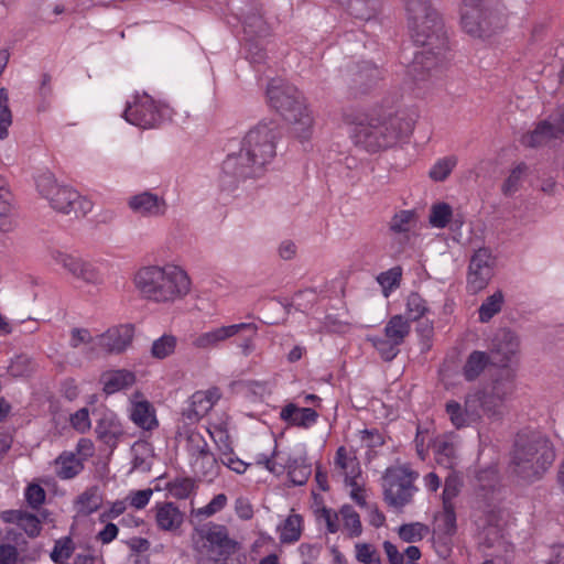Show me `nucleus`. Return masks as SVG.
Returning <instances> with one entry per match:
<instances>
[{
    "mask_svg": "<svg viewBox=\"0 0 564 564\" xmlns=\"http://www.w3.org/2000/svg\"><path fill=\"white\" fill-rule=\"evenodd\" d=\"M411 37L422 47L414 54L408 74L415 80L429 78L446 59L448 37L444 22L432 0H403Z\"/></svg>",
    "mask_w": 564,
    "mask_h": 564,
    "instance_id": "f257e3e1",
    "label": "nucleus"
},
{
    "mask_svg": "<svg viewBox=\"0 0 564 564\" xmlns=\"http://www.w3.org/2000/svg\"><path fill=\"white\" fill-rule=\"evenodd\" d=\"M280 135L274 120L260 121L243 138L239 153L227 155L218 177L223 192L234 193L249 180H257L275 156V140Z\"/></svg>",
    "mask_w": 564,
    "mask_h": 564,
    "instance_id": "f03ea898",
    "label": "nucleus"
},
{
    "mask_svg": "<svg viewBox=\"0 0 564 564\" xmlns=\"http://www.w3.org/2000/svg\"><path fill=\"white\" fill-rule=\"evenodd\" d=\"M555 458L556 451L547 435L539 431L522 430L513 441L509 473L517 484L530 486L544 478Z\"/></svg>",
    "mask_w": 564,
    "mask_h": 564,
    "instance_id": "7ed1b4c3",
    "label": "nucleus"
},
{
    "mask_svg": "<svg viewBox=\"0 0 564 564\" xmlns=\"http://www.w3.org/2000/svg\"><path fill=\"white\" fill-rule=\"evenodd\" d=\"M414 121L403 112L389 115H367L352 128V139L357 147L369 153L387 150L408 137Z\"/></svg>",
    "mask_w": 564,
    "mask_h": 564,
    "instance_id": "20e7f679",
    "label": "nucleus"
},
{
    "mask_svg": "<svg viewBox=\"0 0 564 564\" xmlns=\"http://www.w3.org/2000/svg\"><path fill=\"white\" fill-rule=\"evenodd\" d=\"M134 284L141 295L155 302H169L189 292L191 281L185 271L175 265H152L140 269Z\"/></svg>",
    "mask_w": 564,
    "mask_h": 564,
    "instance_id": "39448f33",
    "label": "nucleus"
},
{
    "mask_svg": "<svg viewBox=\"0 0 564 564\" xmlns=\"http://www.w3.org/2000/svg\"><path fill=\"white\" fill-rule=\"evenodd\" d=\"M270 107L291 124L302 139L310 137L313 119L307 110L302 93L292 84L282 79H272L267 87Z\"/></svg>",
    "mask_w": 564,
    "mask_h": 564,
    "instance_id": "423d86ee",
    "label": "nucleus"
},
{
    "mask_svg": "<svg viewBox=\"0 0 564 564\" xmlns=\"http://www.w3.org/2000/svg\"><path fill=\"white\" fill-rule=\"evenodd\" d=\"M35 183L39 193L50 202L51 207L56 212L80 217L91 210L90 200L82 197L77 191L68 186L58 185L54 174L50 171L41 173Z\"/></svg>",
    "mask_w": 564,
    "mask_h": 564,
    "instance_id": "0eeeda50",
    "label": "nucleus"
},
{
    "mask_svg": "<svg viewBox=\"0 0 564 564\" xmlns=\"http://www.w3.org/2000/svg\"><path fill=\"white\" fill-rule=\"evenodd\" d=\"M499 0H464L460 8L463 30L473 37H489L501 28L494 7Z\"/></svg>",
    "mask_w": 564,
    "mask_h": 564,
    "instance_id": "6e6552de",
    "label": "nucleus"
},
{
    "mask_svg": "<svg viewBox=\"0 0 564 564\" xmlns=\"http://www.w3.org/2000/svg\"><path fill=\"white\" fill-rule=\"evenodd\" d=\"M417 477L415 471L406 467L388 468L383 479L384 484V501L394 508L401 509L410 503L413 492L416 490L413 481Z\"/></svg>",
    "mask_w": 564,
    "mask_h": 564,
    "instance_id": "1a4fd4ad",
    "label": "nucleus"
},
{
    "mask_svg": "<svg viewBox=\"0 0 564 564\" xmlns=\"http://www.w3.org/2000/svg\"><path fill=\"white\" fill-rule=\"evenodd\" d=\"M165 108L155 104L147 94L142 97L135 96L133 104H128L123 118L131 124L142 129L154 128L161 123Z\"/></svg>",
    "mask_w": 564,
    "mask_h": 564,
    "instance_id": "9d476101",
    "label": "nucleus"
},
{
    "mask_svg": "<svg viewBox=\"0 0 564 564\" xmlns=\"http://www.w3.org/2000/svg\"><path fill=\"white\" fill-rule=\"evenodd\" d=\"M91 413L96 419L97 438L111 449L116 448L124 434L117 414L105 406L96 408Z\"/></svg>",
    "mask_w": 564,
    "mask_h": 564,
    "instance_id": "9b49d317",
    "label": "nucleus"
},
{
    "mask_svg": "<svg viewBox=\"0 0 564 564\" xmlns=\"http://www.w3.org/2000/svg\"><path fill=\"white\" fill-rule=\"evenodd\" d=\"M519 337L513 330L510 328L499 329L491 343L492 365L507 367L512 357L519 351Z\"/></svg>",
    "mask_w": 564,
    "mask_h": 564,
    "instance_id": "f8f14e48",
    "label": "nucleus"
},
{
    "mask_svg": "<svg viewBox=\"0 0 564 564\" xmlns=\"http://www.w3.org/2000/svg\"><path fill=\"white\" fill-rule=\"evenodd\" d=\"M248 330L251 335L257 332V326L253 323H240L229 326H221L209 332L199 334L193 340V346L199 349H210L217 347L221 341L239 334L240 332Z\"/></svg>",
    "mask_w": 564,
    "mask_h": 564,
    "instance_id": "ddd939ff",
    "label": "nucleus"
},
{
    "mask_svg": "<svg viewBox=\"0 0 564 564\" xmlns=\"http://www.w3.org/2000/svg\"><path fill=\"white\" fill-rule=\"evenodd\" d=\"M52 257L56 263L61 264L75 278L87 283H98L100 281V274L91 263L61 251H54Z\"/></svg>",
    "mask_w": 564,
    "mask_h": 564,
    "instance_id": "4468645a",
    "label": "nucleus"
},
{
    "mask_svg": "<svg viewBox=\"0 0 564 564\" xmlns=\"http://www.w3.org/2000/svg\"><path fill=\"white\" fill-rule=\"evenodd\" d=\"M134 335V326L124 324L109 328L99 336L98 345L108 354H120L130 346Z\"/></svg>",
    "mask_w": 564,
    "mask_h": 564,
    "instance_id": "2eb2a0df",
    "label": "nucleus"
},
{
    "mask_svg": "<svg viewBox=\"0 0 564 564\" xmlns=\"http://www.w3.org/2000/svg\"><path fill=\"white\" fill-rule=\"evenodd\" d=\"M350 89L355 95L368 93L380 79V70L370 62H362L351 69Z\"/></svg>",
    "mask_w": 564,
    "mask_h": 564,
    "instance_id": "dca6fc26",
    "label": "nucleus"
},
{
    "mask_svg": "<svg viewBox=\"0 0 564 564\" xmlns=\"http://www.w3.org/2000/svg\"><path fill=\"white\" fill-rule=\"evenodd\" d=\"M280 419L289 425L308 429L317 422L318 413L312 408H300L288 403L280 412Z\"/></svg>",
    "mask_w": 564,
    "mask_h": 564,
    "instance_id": "f3484780",
    "label": "nucleus"
},
{
    "mask_svg": "<svg viewBox=\"0 0 564 564\" xmlns=\"http://www.w3.org/2000/svg\"><path fill=\"white\" fill-rule=\"evenodd\" d=\"M129 206L134 213L144 216L163 215L166 207L163 198L150 192L132 196L129 200Z\"/></svg>",
    "mask_w": 564,
    "mask_h": 564,
    "instance_id": "a211bd4d",
    "label": "nucleus"
},
{
    "mask_svg": "<svg viewBox=\"0 0 564 564\" xmlns=\"http://www.w3.org/2000/svg\"><path fill=\"white\" fill-rule=\"evenodd\" d=\"M562 138V128L549 121H541L535 129L522 137V144L525 147H540L546 144L553 139Z\"/></svg>",
    "mask_w": 564,
    "mask_h": 564,
    "instance_id": "6ab92c4d",
    "label": "nucleus"
},
{
    "mask_svg": "<svg viewBox=\"0 0 564 564\" xmlns=\"http://www.w3.org/2000/svg\"><path fill=\"white\" fill-rule=\"evenodd\" d=\"M100 381L104 384V392L113 394L132 387L135 382V375L127 369L111 370L102 373Z\"/></svg>",
    "mask_w": 564,
    "mask_h": 564,
    "instance_id": "aec40b11",
    "label": "nucleus"
},
{
    "mask_svg": "<svg viewBox=\"0 0 564 564\" xmlns=\"http://www.w3.org/2000/svg\"><path fill=\"white\" fill-rule=\"evenodd\" d=\"M337 2L346 6L348 13L361 21L375 19L382 7V0H347Z\"/></svg>",
    "mask_w": 564,
    "mask_h": 564,
    "instance_id": "412c9836",
    "label": "nucleus"
},
{
    "mask_svg": "<svg viewBox=\"0 0 564 564\" xmlns=\"http://www.w3.org/2000/svg\"><path fill=\"white\" fill-rule=\"evenodd\" d=\"M243 31L250 39H261L270 34V26L260 8H252L247 13L243 20Z\"/></svg>",
    "mask_w": 564,
    "mask_h": 564,
    "instance_id": "4be33fe9",
    "label": "nucleus"
},
{
    "mask_svg": "<svg viewBox=\"0 0 564 564\" xmlns=\"http://www.w3.org/2000/svg\"><path fill=\"white\" fill-rule=\"evenodd\" d=\"M156 523L164 531H174L183 523V513L173 502H165L158 507Z\"/></svg>",
    "mask_w": 564,
    "mask_h": 564,
    "instance_id": "5701e85b",
    "label": "nucleus"
},
{
    "mask_svg": "<svg viewBox=\"0 0 564 564\" xmlns=\"http://www.w3.org/2000/svg\"><path fill=\"white\" fill-rule=\"evenodd\" d=\"M130 419L135 425L145 431H151L159 425L154 409L147 400L133 403Z\"/></svg>",
    "mask_w": 564,
    "mask_h": 564,
    "instance_id": "b1692460",
    "label": "nucleus"
},
{
    "mask_svg": "<svg viewBox=\"0 0 564 564\" xmlns=\"http://www.w3.org/2000/svg\"><path fill=\"white\" fill-rule=\"evenodd\" d=\"M200 535L212 545L221 549V553H230L235 550L236 542L228 536L227 528L221 524L209 523L208 529L200 530Z\"/></svg>",
    "mask_w": 564,
    "mask_h": 564,
    "instance_id": "393cba45",
    "label": "nucleus"
},
{
    "mask_svg": "<svg viewBox=\"0 0 564 564\" xmlns=\"http://www.w3.org/2000/svg\"><path fill=\"white\" fill-rule=\"evenodd\" d=\"M488 365H492L491 356L485 351L474 350L463 367V376L467 381H474Z\"/></svg>",
    "mask_w": 564,
    "mask_h": 564,
    "instance_id": "a878e982",
    "label": "nucleus"
},
{
    "mask_svg": "<svg viewBox=\"0 0 564 564\" xmlns=\"http://www.w3.org/2000/svg\"><path fill=\"white\" fill-rule=\"evenodd\" d=\"M278 529L281 531V543L291 544L297 542L302 535L303 517L297 513H291Z\"/></svg>",
    "mask_w": 564,
    "mask_h": 564,
    "instance_id": "bb28decb",
    "label": "nucleus"
},
{
    "mask_svg": "<svg viewBox=\"0 0 564 564\" xmlns=\"http://www.w3.org/2000/svg\"><path fill=\"white\" fill-rule=\"evenodd\" d=\"M102 503V498L99 495V488L91 486L80 494L76 499V505L79 506L78 513L83 516H90L96 512Z\"/></svg>",
    "mask_w": 564,
    "mask_h": 564,
    "instance_id": "cd10ccee",
    "label": "nucleus"
},
{
    "mask_svg": "<svg viewBox=\"0 0 564 564\" xmlns=\"http://www.w3.org/2000/svg\"><path fill=\"white\" fill-rule=\"evenodd\" d=\"M11 193L7 186V181L0 175V230L9 231L11 223Z\"/></svg>",
    "mask_w": 564,
    "mask_h": 564,
    "instance_id": "c85d7f7f",
    "label": "nucleus"
},
{
    "mask_svg": "<svg viewBox=\"0 0 564 564\" xmlns=\"http://www.w3.org/2000/svg\"><path fill=\"white\" fill-rule=\"evenodd\" d=\"M410 333V324L402 315L392 316L384 327V336L400 345Z\"/></svg>",
    "mask_w": 564,
    "mask_h": 564,
    "instance_id": "c756f323",
    "label": "nucleus"
},
{
    "mask_svg": "<svg viewBox=\"0 0 564 564\" xmlns=\"http://www.w3.org/2000/svg\"><path fill=\"white\" fill-rule=\"evenodd\" d=\"M195 481L189 477H177L172 481H169L164 489L175 499H186L195 490Z\"/></svg>",
    "mask_w": 564,
    "mask_h": 564,
    "instance_id": "7c9ffc66",
    "label": "nucleus"
},
{
    "mask_svg": "<svg viewBox=\"0 0 564 564\" xmlns=\"http://www.w3.org/2000/svg\"><path fill=\"white\" fill-rule=\"evenodd\" d=\"M503 304V293L496 291L492 295L488 296L480 305L479 321L481 323H488L496 314L501 311Z\"/></svg>",
    "mask_w": 564,
    "mask_h": 564,
    "instance_id": "2f4dec72",
    "label": "nucleus"
},
{
    "mask_svg": "<svg viewBox=\"0 0 564 564\" xmlns=\"http://www.w3.org/2000/svg\"><path fill=\"white\" fill-rule=\"evenodd\" d=\"M56 463L61 465L57 470V476L62 479H72L84 468L82 462L75 456V454H63L58 457Z\"/></svg>",
    "mask_w": 564,
    "mask_h": 564,
    "instance_id": "473e14b6",
    "label": "nucleus"
},
{
    "mask_svg": "<svg viewBox=\"0 0 564 564\" xmlns=\"http://www.w3.org/2000/svg\"><path fill=\"white\" fill-rule=\"evenodd\" d=\"M479 392L482 403V414L495 420L501 419L505 402L492 395L487 389L479 390Z\"/></svg>",
    "mask_w": 564,
    "mask_h": 564,
    "instance_id": "72a5a7b5",
    "label": "nucleus"
},
{
    "mask_svg": "<svg viewBox=\"0 0 564 564\" xmlns=\"http://www.w3.org/2000/svg\"><path fill=\"white\" fill-rule=\"evenodd\" d=\"M453 217V209L447 203H436L429 216L430 224L435 228H445Z\"/></svg>",
    "mask_w": 564,
    "mask_h": 564,
    "instance_id": "f704fd0d",
    "label": "nucleus"
},
{
    "mask_svg": "<svg viewBox=\"0 0 564 564\" xmlns=\"http://www.w3.org/2000/svg\"><path fill=\"white\" fill-rule=\"evenodd\" d=\"M445 411H446L452 424L456 429H463V427L469 426L475 423L474 420H469L467 416H465L464 406L455 400H449L446 402Z\"/></svg>",
    "mask_w": 564,
    "mask_h": 564,
    "instance_id": "c9c22d12",
    "label": "nucleus"
},
{
    "mask_svg": "<svg viewBox=\"0 0 564 564\" xmlns=\"http://www.w3.org/2000/svg\"><path fill=\"white\" fill-rule=\"evenodd\" d=\"M456 164L457 158L454 155L440 159L430 170L429 176L435 182H443L449 176Z\"/></svg>",
    "mask_w": 564,
    "mask_h": 564,
    "instance_id": "e433bc0d",
    "label": "nucleus"
},
{
    "mask_svg": "<svg viewBox=\"0 0 564 564\" xmlns=\"http://www.w3.org/2000/svg\"><path fill=\"white\" fill-rule=\"evenodd\" d=\"M340 514L344 520V527L349 530V538H357L362 532V525L359 514L350 505H344L340 508Z\"/></svg>",
    "mask_w": 564,
    "mask_h": 564,
    "instance_id": "4c0bfd02",
    "label": "nucleus"
},
{
    "mask_svg": "<svg viewBox=\"0 0 564 564\" xmlns=\"http://www.w3.org/2000/svg\"><path fill=\"white\" fill-rule=\"evenodd\" d=\"M427 531L429 528L425 524L413 522L402 524L398 530V534L402 541L413 543L421 541Z\"/></svg>",
    "mask_w": 564,
    "mask_h": 564,
    "instance_id": "58836bf2",
    "label": "nucleus"
},
{
    "mask_svg": "<svg viewBox=\"0 0 564 564\" xmlns=\"http://www.w3.org/2000/svg\"><path fill=\"white\" fill-rule=\"evenodd\" d=\"M372 341L373 347L378 350L380 357L384 361L393 360L399 354L400 344L394 341L388 337H373L370 339Z\"/></svg>",
    "mask_w": 564,
    "mask_h": 564,
    "instance_id": "ea45409f",
    "label": "nucleus"
},
{
    "mask_svg": "<svg viewBox=\"0 0 564 564\" xmlns=\"http://www.w3.org/2000/svg\"><path fill=\"white\" fill-rule=\"evenodd\" d=\"M176 347V337L173 335H163L153 341L151 354L156 359H164L174 352Z\"/></svg>",
    "mask_w": 564,
    "mask_h": 564,
    "instance_id": "a19ab883",
    "label": "nucleus"
},
{
    "mask_svg": "<svg viewBox=\"0 0 564 564\" xmlns=\"http://www.w3.org/2000/svg\"><path fill=\"white\" fill-rule=\"evenodd\" d=\"M494 275L491 269L470 270L468 269L467 284L473 293L484 290Z\"/></svg>",
    "mask_w": 564,
    "mask_h": 564,
    "instance_id": "79ce46f5",
    "label": "nucleus"
},
{
    "mask_svg": "<svg viewBox=\"0 0 564 564\" xmlns=\"http://www.w3.org/2000/svg\"><path fill=\"white\" fill-rule=\"evenodd\" d=\"M8 371L13 377L30 376L34 371V362L28 355L21 354L11 360Z\"/></svg>",
    "mask_w": 564,
    "mask_h": 564,
    "instance_id": "37998d69",
    "label": "nucleus"
},
{
    "mask_svg": "<svg viewBox=\"0 0 564 564\" xmlns=\"http://www.w3.org/2000/svg\"><path fill=\"white\" fill-rule=\"evenodd\" d=\"M465 416L469 420L478 422L482 416V403L479 390L466 394L465 402Z\"/></svg>",
    "mask_w": 564,
    "mask_h": 564,
    "instance_id": "c03bdc74",
    "label": "nucleus"
},
{
    "mask_svg": "<svg viewBox=\"0 0 564 564\" xmlns=\"http://www.w3.org/2000/svg\"><path fill=\"white\" fill-rule=\"evenodd\" d=\"M414 217L415 213L413 210H400L392 217L389 224L390 231L394 234H408Z\"/></svg>",
    "mask_w": 564,
    "mask_h": 564,
    "instance_id": "a18cd8bd",
    "label": "nucleus"
},
{
    "mask_svg": "<svg viewBox=\"0 0 564 564\" xmlns=\"http://www.w3.org/2000/svg\"><path fill=\"white\" fill-rule=\"evenodd\" d=\"M495 258L491 254L489 248L482 247L474 252L470 258L469 267L470 270H484L491 269L494 271Z\"/></svg>",
    "mask_w": 564,
    "mask_h": 564,
    "instance_id": "49530a36",
    "label": "nucleus"
},
{
    "mask_svg": "<svg viewBox=\"0 0 564 564\" xmlns=\"http://www.w3.org/2000/svg\"><path fill=\"white\" fill-rule=\"evenodd\" d=\"M406 311L412 321H419L429 311L426 301L417 292H412L408 296Z\"/></svg>",
    "mask_w": 564,
    "mask_h": 564,
    "instance_id": "de8ad7c7",
    "label": "nucleus"
},
{
    "mask_svg": "<svg viewBox=\"0 0 564 564\" xmlns=\"http://www.w3.org/2000/svg\"><path fill=\"white\" fill-rule=\"evenodd\" d=\"M527 170V164L520 163L510 172L501 188L506 196H512L519 189L521 177Z\"/></svg>",
    "mask_w": 564,
    "mask_h": 564,
    "instance_id": "09e8293b",
    "label": "nucleus"
},
{
    "mask_svg": "<svg viewBox=\"0 0 564 564\" xmlns=\"http://www.w3.org/2000/svg\"><path fill=\"white\" fill-rule=\"evenodd\" d=\"M492 395L506 401V399L512 394L514 390L513 379L508 376L506 378H498L492 381L490 388L487 389Z\"/></svg>",
    "mask_w": 564,
    "mask_h": 564,
    "instance_id": "8fccbe9b",
    "label": "nucleus"
},
{
    "mask_svg": "<svg viewBox=\"0 0 564 564\" xmlns=\"http://www.w3.org/2000/svg\"><path fill=\"white\" fill-rule=\"evenodd\" d=\"M246 58L253 65L264 63L267 53L263 48L261 41L256 39H248L246 42Z\"/></svg>",
    "mask_w": 564,
    "mask_h": 564,
    "instance_id": "3c124183",
    "label": "nucleus"
},
{
    "mask_svg": "<svg viewBox=\"0 0 564 564\" xmlns=\"http://www.w3.org/2000/svg\"><path fill=\"white\" fill-rule=\"evenodd\" d=\"M187 446L192 455L205 457L210 454L206 440L196 431H191L187 434Z\"/></svg>",
    "mask_w": 564,
    "mask_h": 564,
    "instance_id": "603ef678",
    "label": "nucleus"
},
{
    "mask_svg": "<svg viewBox=\"0 0 564 564\" xmlns=\"http://www.w3.org/2000/svg\"><path fill=\"white\" fill-rule=\"evenodd\" d=\"M19 528L22 529L29 538L34 539L41 533V520L36 514L23 511Z\"/></svg>",
    "mask_w": 564,
    "mask_h": 564,
    "instance_id": "864d4df0",
    "label": "nucleus"
},
{
    "mask_svg": "<svg viewBox=\"0 0 564 564\" xmlns=\"http://www.w3.org/2000/svg\"><path fill=\"white\" fill-rule=\"evenodd\" d=\"M402 278V269L401 267H393L388 271L381 272L377 276L378 283L382 286L384 294L387 295V290H392L393 288H398L400 285V281Z\"/></svg>",
    "mask_w": 564,
    "mask_h": 564,
    "instance_id": "5fc2aeb1",
    "label": "nucleus"
},
{
    "mask_svg": "<svg viewBox=\"0 0 564 564\" xmlns=\"http://www.w3.org/2000/svg\"><path fill=\"white\" fill-rule=\"evenodd\" d=\"M460 479L456 475H449L445 479L442 494L443 506L453 505L452 500L456 498L460 491Z\"/></svg>",
    "mask_w": 564,
    "mask_h": 564,
    "instance_id": "6e6d98bb",
    "label": "nucleus"
},
{
    "mask_svg": "<svg viewBox=\"0 0 564 564\" xmlns=\"http://www.w3.org/2000/svg\"><path fill=\"white\" fill-rule=\"evenodd\" d=\"M24 564L25 556H21L18 547L10 543L0 544V564Z\"/></svg>",
    "mask_w": 564,
    "mask_h": 564,
    "instance_id": "4d7b16f0",
    "label": "nucleus"
},
{
    "mask_svg": "<svg viewBox=\"0 0 564 564\" xmlns=\"http://www.w3.org/2000/svg\"><path fill=\"white\" fill-rule=\"evenodd\" d=\"M74 547L73 542L70 538H64L61 540H57L55 542L54 549L51 552V558L53 562L57 563L62 558H69L73 554Z\"/></svg>",
    "mask_w": 564,
    "mask_h": 564,
    "instance_id": "13d9d810",
    "label": "nucleus"
},
{
    "mask_svg": "<svg viewBox=\"0 0 564 564\" xmlns=\"http://www.w3.org/2000/svg\"><path fill=\"white\" fill-rule=\"evenodd\" d=\"M69 421L73 429L82 434L90 430L91 424L89 419V411L87 408H82L76 411L70 415Z\"/></svg>",
    "mask_w": 564,
    "mask_h": 564,
    "instance_id": "bf43d9fd",
    "label": "nucleus"
},
{
    "mask_svg": "<svg viewBox=\"0 0 564 564\" xmlns=\"http://www.w3.org/2000/svg\"><path fill=\"white\" fill-rule=\"evenodd\" d=\"M45 490L36 484H31L25 489V500L33 509H37L45 501Z\"/></svg>",
    "mask_w": 564,
    "mask_h": 564,
    "instance_id": "052dcab7",
    "label": "nucleus"
},
{
    "mask_svg": "<svg viewBox=\"0 0 564 564\" xmlns=\"http://www.w3.org/2000/svg\"><path fill=\"white\" fill-rule=\"evenodd\" d=\"M322 551V545L318 543L311 544V543H302L299 546V553L302 560V564H312L314 563L317 557L319 556V553Z\"/></svg>",
    "mask_w": 564,
    "mask_h": 564,
    "instance_id": "680f3d73",
    "label": "nucleus"
},
{
    "mask_svg": "<svg viewBox=\"0 0 564 564\" xmlns=\"http://www.w3.org/2000/svg\"><path fill=\"white\" fill-rule=\"evenodd\" d=\"M444 510V533L452 536L456 533V513L454 505L443 506Z\"/></svg>",
    "mask_w": 564,
    "mask_h": 564,
    "instance_id": "e2e57ef3",
    "label": "nucleus"
},
{
    "mask_svg": "<svg viewBox=\"0 0 564 564\" xmlns=\"http://www.w3.org/2000/svg\"><path fill=\"white\" fill-rule=\"evenodd\" d=\"M311 473V464H308L306 466H300L296 470H289L288 477L293 486H303L307 482Z\"/></svg>",
    "mask_w": 564,
    "mask_h": 564,
    "instance_id": "0e129e2a",
    "label": "nucleus"
},
{
    "mask_svg": "<svg viewBox=\"0 0 564 564\" xmlns=\"http://www.w3.org/2000/svg\"><path fill=\"white\" fill-rule=\"evenodd\" d=\"M153 491L150 488L132 491L129 496L130 505L135 509H143L149 503Z\"/></svg>",
    "mask_w": 564,
    "mask_h": 564,
    "instance_id": "69168bd1",
    "label": "nucleus"
},
{
    "mask_svg": "<svg viewBox=\"0 0 564 564\" xmlns=\"http://www.w3.org/2000/svg\"><path fill=\"white\" fill-rule=\"evenodd\" d=\"M93 340V336L87 328H73L70 332L69 345L73 348H78L82 344H88Z\"/></svg>",
    "mask_w": 564,
    "mask_h": 564,
    "instance_id": "338daca9",
    "label": "nucleus"
},
{
    "mask_svg": "<svg viewBox=\"0 0 564 564\" xmlns=\"http://www.w3.org/2000/svg\"><path fill=\"white\" fill-rule=\"evenodd\" d=\"M482 490L492 489L497 482V473L494 469L481 470L476 475Z\"/></svg>",
    "mask_w": 564,
    "mask_h": 564,
    "instance_id": "774afa93",
    "label": "nucleus"
}]
</instances>
